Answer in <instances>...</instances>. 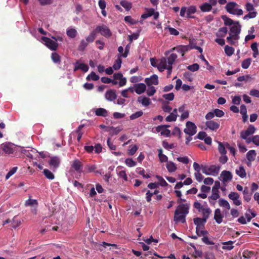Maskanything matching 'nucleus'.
<instances>
[{
	"label": "nucleus",
	"mask_w": 259,
	"mask_h": 259,
	"mask_svg": "<svg viewBox=\"0 0 259 259\" xmlns=\"http://www.w3.org/2000/svg\"><path fill=\"white\" fill-rule=\"evenodd\" d=\"M218 203L220 206L225 207L227 209H230V205L229 203L226 200L221 198L218 200Z\"/></svg>",
	"instance_id": "obj_40"
},
{
	"label": "nucleus",
	"mask_w": 259,
	"mask_h": 259,
	"mask_svg": "<svg viewBox=\"0 0 259 259\" xmlns=\"http://www.w3.org/2000/svg\"><path fill=\"white\" fill-rule=\"evenodd\" d=\"M196 7L195 6H191L188 8L187 11V16L188 18H192L193 16H191V14H193L196 12Z\"/></svg>",
	"instance_id": "obj_38"
},
{
	"label": "nucleus",
	"mask_w": 259,
	"mask_h": 259,
	"mask_svg": "<svg viewBox=\"0 0 259 259\" xmlns=\"http://www.w3.org/2000/svg\"><path fill=\"white\" fill-rule=\"evenodd\" d=\"M60 162V159L58 156H52L50 157L49 164L51 167H53L54 171L59 166Z\"/></svg>",
	"instance_id": "obj_14"
},
{
	"label": "nucleus",
	"mask_w": 259,
	"mask_h": 259,
	"mask_svg": "<svg viewBox=\"0 0 259 259\" xmlns=\"http://www.w3.org/2000/svg\"><path fill=\"white\" fill-rule=\"evenodd\" d=\"M177 55L176 54L173 53L170 54L166 60L168 66L172 67V64L177 59Z\"/></svg>",
	"instance_id": "obj_32"
},
{
	"label": "nucleus",
	"mask_w": 259,
	"mask_h": 259,
	"mask_svg": "<svg viewBox=\"0 0 259 259\" xmlns=\"http://www.w3.org/2000/svg\"><path fill=\"white\" fill-rule=\"evenodd\" d=\"M187 69L192 72L196 71L199 69V66L197 63H194L187 67Z\"/></svg>",
	"instance_id": "obj_59"
},
{
	"label": "nucleus",
	"mask_w": 259,
	"mask_h": 259,
	"mask_svg": "<svg viewBox=\"0 0 259 259\" xmlns=\"http://www.w3.org/2000/svg\"><path fill=\"white\" fill-rule=\"evenodd\" d=\"M219 145H218V150L220 153L222 154H226L227 151L226 150V147L224 144H223L221 142H218ZM226 145V144H225Z\"/></svg>",
	"instance_id": "obj_48"
},
{
	"label": "nucleus",
	"mask_w": 259,
	"mask_h": 259,
	"mask_svg": "<svg viewBox=\"0 0 259 259\" xmlns=\"http://www.w3.org/2000/svg\"><path fill=\"white\" fill-rule=\"evenodd\" d=\"M100 77L98 75H97L95 72L92 71L90 74L88 75L86 79L87 80H94L97 81L99 79Z\"/></svg>",
	"instance_id": "obj_47"
},
{
	"label": "nucleus",
	"mask_w": 259,
	"mask_h": 259,
	"mask_svg": "<svg viewBox=\"0 0 259 259\" xmlns=\"http://www.w3.org/2000/svg\"><path fill=\"white\" fill-rule=\"evenodd\" d=\"M17 167H13L6 175V180H8L17 171Z\"/></svg>",
	"instance_id": "obj_64"
},
{
	"label": "nucleus",
	"mask_w": 259,
	"mask_h": 259,
	"mask_svg": "<svg viewBox=\"0 0 259 259\" xmlns=\"http://www.w3.org/2000/svg\"><path fill=\"white\" fill-rule=\"evenodd\" d=\"M89 43L85 39H82L78 47L79 51H84L85 48L88 46Z\"/></svg>",
	"instance_id": "obj_46"
},
{
	"label": "nucleus",
	"mask_w": 259,
	"mask_h": 259,
	"mask_svg": "<svg viewBox=\"0 0 259 259\" xmlns=\"http://www.w3.org/2000/svg\"><path fill=\"white\" fill-rule=\"evenodd\" d=\"M233 243L234 242L232 241H229L227 242H223V246L222 247V248L223 249L231 250L234 248V246L233 245Z\"/></svg>",
	"instance_id": "obj_42"
},
{
	"label": "nucleus",
	"mask_w": 259,
	"mask_h": 259,
	"mask_svg": "<svg viewBox=\"0 0 259 259\" xmlns=\"http://www.w3.org/2000/svg\"><path fill=\"white\" fill-rule=\"evenodd\" d=\"M166 167L168 171L170 172L175 171L177 168L176 164L172 161L167 162Z\"/></svg>",
	"instance_id": "obj_39"
},
{
	"label": "nucleus",
	"mask_w": 259,
	"mask_h": 259,
	"mask_svg": "<svg viewBox=\"0 0 259 259\" xmlns=\"http://www.w3.org/2000/svg\"><path fill=\"white\" fill-rule=\"evenodd\" d=\"M206 128L212 131H216L220 127V123L213 120H207L205 122Z\"/></svg>",
	"instance_id": "obj_16"
},
{
	"label": "nucleus",
	"mask_w": 259,
	"mask_h": 259,
	"mask_svg": "<svg viewBox=\"0 0 259 259\" xmlns=\"http://www.w3.org/2000/svg\"><path fill=\"white\" fill-rule=\"evenodd\" d=\"M241 26L239 21H235V25L230 27L229 36L227 37V41L230 45L236 46L238 40L240 38Z\"/></svg>",
	"instance_id": "obj_1"
},
{
	"label": "nucleus",
	"mask_w": 259,
	"mask_h": 259,
	"mask_svg": "<svg viewBox=\"0 0 259 259\" xmlns=\"http://www.w3.org/2000/svg\"><path fill=\"white\" fill-rule=\"evenodd\" d=\"M122 60L120 57L118 58L116 60L114 64L113 65V68L115 70H118L120 67L121 65Z\"/></svg>",
	"instance_id": "obj_52"
},
{
	"label": "nucleus",
	"mask_w": 259,
	"mask_h": 259,
	"mask_svg": "<svg viewBox=\"0 0 259 259\" xmlns=\"http://www.w3.org/2000/svg\"><path fill=\"white\" fill-rule=\"evenodd\" d=\"M41 39L45 42V45L52 51H56L57 49L58 44L55 41L45 36H42Z\"/></svg>",
	"instance_id": "obj_6"
},
{
	"label": "nucleus",
	"mask_w": 259,
	"mask_h": 259,
	"mask_svg": "<svg viewBox=\"0 0 259 259\" xmlns=\"http://www.w3.org/2000/svg\"><path fill=\"white\" fill-rule=\"evenodd\" d=\"M227 28L226 27H223L219 29L215 35L218 37H224L227 34Z\"/></svg>",
	"instance_id": "obj_30"
},
{
	"label": "nucleus",
	"mask_w": 259,
	"mask_h": 259,
	"mask_svg": "<svg viewBox=\"0 0 259 259\" xmlns=\"http://www.w3.org/2000/svg\"><path fill=\"white\" fill-rule=\"evenodd\" d=\"M233 179V175L230 171L223 170L221 172L219 179L223 182L225 187L227 186V184L232 181Z\"/></svg>",
	"instance_id": "obj_3"
},
{
	"label": "nucleus",
	"mask_w": 259,
	"mask_h": 259,
	"mask_svg": "<svg viewBox=\"0 0 259 259\" xmlns=\"http://www.w3.org/2000/svg\"><path fill=\"white\" fill-rule=\"evenodd\" d=\"M66 34L68 37L73 38L76 36L77 32L74 28H70L67 29Z\"/></svg>",
	"instance_id": "obj_45"
},
{
	"label": "nucleus",
	"mask_w": 259,
	"mask_h": 259,
	"mask_svg": "<svg viewBox=\"0 0 259 259\" xmlns=\"http://www.w3.org/2000/svg\"><path fill=\"white\" fill-rule=\"evenodd\" d=\"M120 5L127 11L132 8V4L126 1H121Z\"/></svg>",
	"instance_id": "obj_57"
},
{
	"label": "nucleus",
	"mask_w": 259,
	"mask_h": 259,
	"mask_svg": "<svg viewBox=\"0 0 259 259\" xmlns=\"http://www.w3.org/2000/svg\"><path fill=\"white\" fill-rule=\"evenodd\" d=\"M200 10L203 12H209L212 9L211 5L208 3H204L199 6Z\"/></svg>",
	"instance_id": "obj_29"
},
{
	"label": "nucleus",
	"mask_w": 259,
	"mask_h": 259,
	"mask_svg": "<svg viewBox=\"0 0 259 259\" xmlns=\"http://www.w3.org/2000/svg\"><path fill=\"white\" fill-rule=\"evenodd\" d=\"M96 37V32L95 30L92 31L89 36L85 38V40L88 43L93 42Z\"/></svg>",
	"instance_id": "obj_43"
},
{
	"label": "nucleus",
	"mask_w": 259,
	"mask_h": 259,
	"mask_svg": "<svg viewBox=\"0 0 259 259\" xmlns=\"http://www.w3.org/2000/svg\"><path fill=\"white\" fill-rule=\"evenodd\" d=\"M255 130V127L253 125L250 124L246 130L241 132L240 137L242 139H246L248 136L253 134Z\"/></svg>",
	"instance_id": "obj_7"
},
{
	"label": "nucleus",
	"mask_w": 259,
	"mask_h": 259,
	"mask_svg": "<svg viewBox=\"0 0 259 259\" xmlns=\"http://www.w3.org/2000/svg\"><path fill=\"white\" fill-rule=\"evenodd\" d=\"M228 197L230 199L232 200L233 201L234 204L237 206L240 205L241 204V201L239 199L240 196L236 192H231L228 195Z\"/></svg>",
	"instance_id": "obj_12"
},
{
	"label": "nucleus",
	"mask_w": 259,
	"mask_h": 259,
	"mask_svg": "<svg viewBox=\"0 0 259 259\" xmlns=\"http://www.w3.org/2000/svg\"><path fill=\"white\" fill-rule=\"evenodd\" d=\"M51 59L55 63H59L61 61V57L57 53H53L51 55Z\"/></svg>",
	"instance_id": "obj_50"
},
{
	"label": "nucleus",
	"mask_w": 259,
	"mask_h": 259,
	"mask_svg": "<svg viewBox=\"0 0 259 259\" xmlns=\"http://www.w3.org/2000/svg\"><path fill=\"white\" fill-rule=\"evenodd\" d=\"M179 111L181 113V120H183L189 117V112L188 110H185V105H183L179 108Z\"/></svg>",
	"instance_id": "obj_24"
},
{
	"label": "nucleus",
	"mask_w": 259,
	"mask_h": 259,
	"mask_svg": "<svg viewBox=\"0 0 259 259\" xmlns=\"http://www.w3.org/2000/svg\"><path fill=\"white\" fill-rule=\"evenodd\" d=\"M251 62V59L250 58H247L245 60H244L241 64V67L243 69H247Z\"/></svg>",
	"instance_id": "obj_51"
},
{
	"label": "nucleus",
	"mask_w": 259,
	"mask_h": 259,
	"mask_svg": "<svg viewBox=\"0 0 259 259\" xmlns=\"http://www.w3.org/2000/svg\"><path fill=\"white\" fill-rule=\"evenodd\" d=\"M156 89L153 86L149 87L148 90H147L146 93L147 95L149 96H153L156 93Z\"/></svg>",
	"instance_id": "obj_63"
},
{
	"label": "nucleus",
	"mask_w": 259,
	"mask_h": 259,
	"mask_svg": "<svg viewBox=\"0 0 259 259\" xmlns=\"http://www.w3.org/2000/svg\"><path fill=\"white\" fill-rule=\"evenodd\" d=\"M138 101L145 107L148 106L151 104L150 99L146 97L140 96L138 97Z\"/></svg>",
	"instance_id": "obj_26"
},
{
	"label": "nucleus",
	"mask_w": 259,
	"mask_h": 259,
	"mask_svg": "<svg viewBox=\"0 0 259 259\" xmlns=\"http://www.w3.org/2000/svg\"><path fill=\"white\" fill-rule=\"evenodd\" d=\"M183 79L190 82L192 81L193 79L192 74L189 72H185L183 74Z\"/></svg>",
	"instance_id": "obj_56"
},
{
	"label": "nucleus",
	"mask_w": 259,
	"mask_h": 259,
	"mask_svg": "<svg viewBox=\"0 0 259 259\" xmlns=\"http://www.w3.org/2000/svg\"><path fill=\"white\" fill-rule=\"evenodd\" d=\"M207 220L202 218H195L193 219L194 224L196 227L204 228V225L206 223Z\"/></svg>",
	"instance_id": "obj_20"
},
{
	"label": "nucleus",
	"mask_w": 259,
	"mask_h": 259,
	"mask_svg": "<svg viewBox=\"0 0 259 259\" xmlns=\"http://www.w3.org/2000/svg\"><path fill=\"white\" fill-rule=\"evenodd\" d=\"M113 78L115 79L119 80L118 86L119 87H122L124 86L126 83V79L123 77L121 73H115L113 75Z\"/></svg>",
	"instance_id": "obj_11"
},
{
	"label": "nucleus",
	"mask_w": 259,
	"mask_h": 259,
	"mask_svg": "<svg viewBox=\"0 0 259 259\" xmlns=\"http://www.w3.org/2000/svg\"><path fill=\"white\" fill-rule=\"evenodd\" d=\"M38 203L36 200L35 199H28L25 201V205L26 206H32L33 205H37Z\"/></svg>",
	"instance_id": "obj_58"
},
{
	"label": "nucleus",
	"mask_w": 259,
	"mask_h": 259,
	"mask_svg": "<svg viewBox=\"0 0 259 259\" xmlns=\"http://www.w3.org/2000/svg\"><path fill=\"white\" fill-rule=\"evenodd\" d=\"M105 98L108 101H114L117 98L116 91L114 90L107 91L105 94Z\"/></svg>",
	"instance_id": "obj_15"
},
{
	"label": "nucleus",
	"mask_w": 259,
	"mask_h": 259,
	"mask_svg": "<svg viewBox=\"0 0 259 259\" xmlns=\"http://www.w3.org/2000/svg\"><path fill=\"white\" fill-rule=\"evenodd\" d=\"M0 149L7 154H13L14 152V147L10 143L3 144L0 146Z\"/></svg>",
	"instance_id": "obj_9"
},
{
	"label": "nucleus",
	"mask_w": 259,
	"mask_h": 259,
	"mask_svg": "<svg viewBox=\"0 0 259 259\" xmlns=\"http://www.w3.org/2000/svg\"><path fill=\"white\" fill-rule=\"evenodd\" d=\"M223 20L224 21V24L226 26H232L235 25V21H234L231 18L227 17L226 16H223L222 17Z\"/></svg>",
	"instance_id": "obj_36"
},
{
	"label": "nucleus",
	"mask_w": 259,
	"mask_h": 259,
	"mask_svg": "<svg viewBox=\"0 0 259 259\" xmlns=\"http://www.w3.org/2000/svg\"><path fill=\"white\" fill-rule=\"evenodd\" d=\"M184 132L186 134L192 136L196 133L197 127L194 123L188 121L186 123V128Z\"/></svg>",
	"instance_id": "obj_4"
},
{
	"label": "nucleus",
	"mask_w": 259,
	"mask_h": 259,
	"mask_svg": "<svg viewBox=\"0 0 259 259\" xmlns=\"http://www.w3.org/2000/svg\"><path fill=\"white\" fill-rule=\"evenodd\" d=\"M221 166L216 165H211L208 167V171H209V175L212 176H217L220 170Z\"/></svg>",
	"instance_id": "obj_19"
},
{
	"label": "nucleus",
	"mask_w": 259,
	"mask_h": 259,
	"mask_svg": "<svg viewBox=\"0 0 259 259\" xmlns=\"http://www.w3.org/2000/svg\"><path fill=\"white\" fill-rule=\"evenodd\" d=\"M158 157L161 162H168V157L162 153V150L161 149H158Z\"/></svg>",
	"instance_id": "obj_41"
},
{
	"label": "nucleus",
	"mask_w": 259,
	"mask_h": 259,
	"mask_svg": "<svg viewBox=\"0 0 259 259\" xmlns=\"http://www.w3.org/2000/svg\"><path fill=\"white\" fill-rule=\"evenodd\" d=\"M125 163L128 167H133L137 165V162L133 160L132 158H126L125 160Z\"/></svg>",
	"instance_id": "obj_54"
},
{
	"label": "nucleus",
	"mask_w": 259,
	"mask_h": 259,
	"mask_svg": "<svg viewBox=\"0 0 259 259\" xmlns=\"http://www.w3.org/2000/svg\"><path fill=\"white\" fill-rule=\"evenodd\" d=\"M43 173L45 177L49 180H52L55 178L54 175L48 169H45L43 171Z\"/></svg>",
	"instance_id": "obj_44"
},
{
	"label": "nucleus",
	"mask_w": 259,
	"mask_h": 259,
	"mask_svg": "<svg viewBox=\"0 0 259 259\" xmlns=\"http://www.w3.org/2000/svg\"><path fill=\"white\" fill-rule=\"evenodd\" d=\"M156 178L159 181V184L160 186H161L162 187H164V186H166L168 185L167 182L164 180V179L162 177L157 175L156 176Z\"/></svg>",
	"instance_id": "obj_61"
},
{
	"label": "nucleus",
	"mask_w": 259,
	"mask_h": 259,
	"mask_svg": "<svg viewBox=\"0 0 259 259\" xmlns=\"http://www.w3.org/2000/svg\"><path fill=\"white\" fill-rule=\"evenodd\" d=\"M225 8L229 13L234 15L241 16L243 14V10L239 8V6L237 3L233 2L228 3Z\"/></svg>",
	"instance_id": "obj_2"
},
{
	"label": "nucleus",
	"mask_w": 259,
	"mask_h": 259,
	"mask_svg": "<svg viewBox=\"0 0 259 259\" xmlns=\"http://www.w3.org/2000/svg\"><path fill=\"white\" fill-rule=\"evenodd\" d=\"M158 76L156 74H154L149 78H146L145 79V82L148 87H150L152 84L157 85L158 84Z\"/></svg>",
	"instance_id": "obj_17"
},
{
	"label": "nucleus",
	"mask_w": 259,
	"mask_h": 259,
	"mask_svg": "<svg viewBox=\"0 0 259 259\" xmlns=\"http://www.w3.org/2000/svg\"><path fill=\"white\" fill-rule=\"evenodd\" d=\"M177 116L178 115L170 113L166 117L165 120L168 122L175 121L177 120Z\"/></svg>",
	"instance_id": "obj_62"
},
{
	"label": "nucleus",
	"mask_w": 259,
	"mask_h": 259,
	"mask_svg": "<svg viewBox=\"0 0 259 259\" xmlns=\"http://www.w3.org/2000/svg\"><path fill=\"white\" fill-rule=\"evenodd\" d=\"M256 15L257 13L255 11L249 12L248 14L244 16L243 19L245 20L250 18H254L256 17Z\"/></svg>",
	"instance_id": "obj_60"
},
{
	"label": "nucleus",
	"mask_w": 259,
	"mask_h": 259,
	"mask_svg": "<svg viewBox=\"0 0 259 259\" xmlns=\"http://www.w3.org/2000/svg\"><path fill=\"white\" fill-rule=\"evenodd\" d=\"M95 114L97 116L106 117L108 115V111L104 108H99L96 110Z\"/></svg>",
	"instance_id": "obj_35"
},
{
	"label": "nucleus",
	"mask_w": 259,
	"mask_h": 259,
	"mask_svg": "<svg viewBox=\"0 0 259 259\" xmlns=\"http://www.w3.org/2000/svg\"><path fill=\"white\" fill-rule=\"evenodd\" d=\"M71 168H73L74 170L81 173L82 172V167L83 165L80 161L78 159H74L71 162Z\"/></svg>",
	"instance_id": "obj_13"
},
{
	"label": "nucleus",
	"mask_w": 259,
	"mask_h": 259,
	"mask_svg": "<svg viewBox=\"0 0 259 259\" xmlns=\"http://www.w3.org/2000/svg\"><path fill=\"white\" fill-rule=\"evenodd\" d=\"M156 131L157 133L160 132L161 135L164 136L166 137H169L170 135V131L165 128V126H157L156 127Z\"/></svg>",
	"instance_id": "obj_18"
},
{
	"label": "nucleus",
	"mask_w": 259,
	"mask_h": 259,
	"mask_svg": "<svg viewBox=\"0 0 259 259\" xmlns=\"http://www.w3.org/2000/svg\"><path fill=\"white\" fill-rule=\"evenodd\" d=\"M96 32L100 33L105 37H110L112 35V32L109 28L105 25L97 26L95 30Z\"/></svg>",
	"instance_id": "obj_5"
},
{
	"label": "nucleus",
	"mask_w": 259,
	"mask_h": 259,
	"mask_svg": "<svg viewBox=\"0 0 259 259\" xmlns=\"http://www.w3.org/2000/svg\"><path fill=\"white\" fill-rule=\"evenodd\" d=\"M205 206L200 211L202 214V218L207 220L209 217V215L211 213V210L207 205L206 203L205 202Z\"/></svg>",
	"instance_id": "obj_25"
},
{
	"label": "nucleus",
	"mask_w": 259,
	"mask_h": 259,
	"mask_svg": "<svg viewBox=\"0 0 259 259\" xmlns=\"http://www.w3.org/2000/svg\"><path fill=\"white\" fill-rule=\"evenodd\" d=\"M192 49V47L190 45H180L174 48L172 50L177 51L178 53H181L182 56H183L186 52Z\"/></svg>",
	"instance_id": "obj_10"
},
{
	"label": "nucleus",
	"mask_w": 259,
	"mask_h": 259,
	"mask_svg": "<svg viewBox=\"0 0 259 259\" xmlns=\"http://www.w3.org/2000/svg\"><path fill=\"white\" fill-rule=\"evenodd\" d=\"M189 205L188 204H180L176 210H175V213L183 214L187 215L189 213Z\"/></svg>",
	"instance_id": "obj_8"
},
{
	"label": "nucleus",
	"mask_w": 259,
	"mask_h": 259,
	"mask_svg": "<svg viewBox=\"0 0 259 259\" xmlns=\"http://www.w3.org/2000/svg\"><path fill=\"white\" fill-rule=\"evenodd\" d=\"M256 156V153L255 150H249L246 154V158L248 161H254Z\"/></svg>",
	"instance_id": "obj_34"
},
{
	"label": "nucleus",
	"mask_w": 259,
	"mask_h": 259,
	"mask_svg": "<svg viewBox=\"0 0 259 259\" xmlns=\"http://www.w3.org/2000/svg\"><path fill=\"white\" fill-rule=\"evenodd\" d=\"M223 217L220 208H217L214 210V219L217 224H220L222 222Z\"/></svg>",
	"instance_id": "obj_23"
},
{
	"label": "nucleus",
	"mask_w": 259,
	"mask_h": 259,
	"mask_svg": "<svg viewBox=\"0 0 259 259\" xmlns=\"http://www.w3.org/2000/svg\"><path fill=\"white\" fill-rule=\"evenodd\" d=\"M136 172L137 174L143 176V178L148 179L150 178V176L147 174H145V170L142 167H137L136 168Z\"/></svg>",
	"instance_id": "obj_53"
},
{
	"label": "nucleus",
	"mask_w": 259,
	"mask_h": 259,
	"mask_svg": "<svg viewBox=\"0 0 259 259\" xmlns=\"http://www.w3.org/2000/svg\"><path fill=\"white\" fill-rule=\"evenodd\" d=\"M235 172L241 178H244L246 176L245 170L242 166H240L238 169H236Z\"/></svg>",
	"instance_id": "obj_33"
},
{
	"label": "nucleus",
	"mask_w": 259,
	"mask_h": 259,
	"mask_svg": "<svg viewBox=\"0 0 259 259\" xmlns=\"http://www.w3.org/2000/svg\"><path fill=\"white\" fill-rule=\"evenodd\" d=\"M186 216V215H184L183 214H180L179 213H178L177 214V213H175L174 220L175 222H181L184 223L186 222V220H185Z\"/></svg>",
	"instance_id": "obj_31"
},
{
	"label": "nucleus",
	"mask_w": 259,
	"mask_h": 259,
	"mask_svg": "<svg viewBox=\"0 0 259 259\" xmlns=\"http://www.w3.org/2000/svg\"><path fill=\"white\" fill-rule=\"evenodd\" d=\"M243 193L244 195L243 198L244 200L247 202H249L251 199L252 193L249 191V190L248 188V187H245Z\"/></svg>",
	"instance_id": "obj_28"
},
{
	"label": "nucleus",
	"mask_w": 259,
	"mask_h": 259,
	"mask_svg": "<svg viewBox=\"0 0 259 259\" xmlns=\"http://www.w3.org/2000/svg\"><path fill=\"white\" fill-rule=\"evenodd\" d=\"M89 69V67L88 65L84 63H79L77 61L76 62L74 70L76 71L77 70L80 69L83 72H86L88 71Z\"/></svg>",
	"instance_id": "obj_27"
},
{
	"label": "nucleus",
	"mask_w": 259,
	"mask_h": 259,
	"mask_svg": "<svg viewBox=\"0 0 259 259\" xmlns=\"http://www.w3.org/2000/svg\"><path fill=\"white\" fill-rule=\"evenodd\" d=\"M225 52L228 56H231L234 53V49L228 45L226 46L224 48Z\"/></svg>",
	"instance_id": "obj_49"
},
{
	"label": "nucleus",
	"mask_w": 259,
	"mask_h": 259,
	"mask_svg": "<svg viewBox=\"0 0 259 259\" xmlns=\"http://www.w3.org/2000/svg\"><path fill=\"white\" fill-rule=\"evenodd\" d=\"M21 224V220L18 218L17 215H15L12 219L11 222L12 227L15 229L19 227Z\"/></svg>",
	"instance_id": "obj_37"
},
{
	"label": "nucleus",
	"mask_w": 259,
	"mask_h": 259,
	"mask_svg": "<svg viewBox=\"0 0 259 259\" xmlns=\"http://www.w3.org/2000/svg\"><path fill=\"white\" fill-rule=\"evenodd\" d=\"M157 67L160 72H162L168 68L166 59L165 58L161 59L159 63L157 64Z\"/></svg>",
	"instance_id": "obj_21"
},
{
	"label": "nucleus",
	"mask_w": 259,
	"mask_h": 259,
	"mask_svg": "<svg viewBox=\"0 0 259 259\" xmlns=\"http://www.w3.org/2000/svg\"><path fill=\"white\" fill-rule=\"evenodd\" d=\"M135 91L138 95H141L145 92L146 89V85L143 83L135 84Z\"/></svg>",
	"instance_id": "obj_22"
},
{
	"label": "nucleus",
	"mask_w": 259,
	"mask_h": 259,
	"mask_svg": "<svg viewBox=\"0 0 259 259\" xmlns=\"http://www.w3.org/2000/svg\"><path fill=\"white\" fill-rule=\"evenodd\" d=\"M143 112L142 110L139 111L135 112V113L132 114L130 116V118L131 120H134L135 119H137V118L141 117V116L143 115Z\"/></svg>",
	"instance_id": "obj_55"
}]
</instances>
